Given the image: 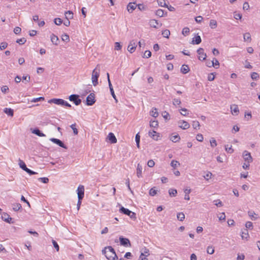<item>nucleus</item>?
I'll return each mask as SVG.
<instances>
[{
	"mask_svg": "<svg viewBox=\"0 0 260 260\" xmlns=\"http://www.w3.org/2000/svg\"><path fill=\"white\" fill-rule=\"evenodd\" d=\"M102 253L104 254L108 260H115L118 259L114 249L111 246L106 247L102 250Z\"/></svg>",
	"mask_w": 260,
	"mask_h": 260,
	"instance_id": "obj_1",
	"label": "nucleus"
},
{
	"mask_svg": "<svg viewBox=\"0 0 260 260\" xmlns=\"http://www.w3.org/2000/svg\"><path fill=\"white\" fill-rule=\"evenodd\" d=\"M99 65H97L95 69H94L92 73V82L94 86H96L98 84V78L100 76V69H98Z\"/></svg>",
	"mask_w": 260,
	"mask_h": 260,
	"instance_id": "obj_2",
	"label": "nucleus"
},
{
	"mask_svg": "<svg viewBox=\"0 0 260 260\" xmlns=\"http://www.w3.org/2000/svg\"><path fill=\"white\" fill-rule=\"evenodd\" d=\"M77 94H72L69 96V99L70 101L73 102L76 106H78L81 103V100Z\"/></svg>",
	"mask_w": 260,
	"mask_h": 260,
	"instance_id": "obj_3",
	"label": "nucleus"
},
{
	"mask_svg": "<svg viewBox=\"0 0 260 260\" xmlns=\"http://www.w3.org/2000/svg\"><path fill=\"white\" fill-rule=\"evenodd\" d=\"M150 255L149 250L146 247L143 248L141 250V255L139 260H145L146 257Z\"/></svg>",
	"mask_w": 260,
	"mask_h": 260,
	"instance_id": "obj_4",
	"label": "nucleus"
},
{
	"mask_svg": "<svg viewBox=\"0 0 260 260\" xmlns=\"http://www.w3.org/2000/svg\"><path fill=\"white\" fill-rule=\"evenodd\" d=\"M137 46V43L136 41L134 40H132L129 42V45L127 47V50L131 53H133L135 51Z\"/></svg>",
	"mask_w": 260,
	"mask_h": 260,
	"instance_id": "obj_5",
	"label": "nucleus"
},
{
	"mask_svg": "<svg viewBox=\"0 0 260 260\" xmlns=\"http://www.w3.org/2000/svg\"><path fill=\"white\" fill-rule=\"evenodd\" d=\"M95 102V95L94 93H91L86 98V104L88 106H92Z\"/></svg>",
	"mask_w": 260,
	"mask_h": 260,
	"instance_id": "obj_6",
	"label": "nucleus"
},
{
	"mask_svg": "<svg viewBox=\"0 0 260 260\" xmlns=\"http://www.w3.org/2000/svg\"><path fill=\"white\" fill-rule=\"evenodd\" d=\"M119 241L120 244L125 247L131 246L130 241L127 238H125L121 236L119 237Z\"/></svg>",
	"mask_w": 260,
	"mask_h": 260,
	"instance_id": "obj_7",
	"label": "nucleus"
},
{
	"mask_svg": "<svg viewBox=\"0 0 260 260\" xmlns=\"http://www.w3.org/2000/svg\"><path fill=\"white\" fill-rule=\"evenodd\" d=\"M197 53L199 55L198 58L200 60H204L206 59L207 55L204 52V50L202 48H200L197 50Z\"/></svg>",
	"mask_w": 260,
	"mask_h": 260,
	"instance_id": "obj_8",
	"label": "nucleus"
},
{
	"mask_svg": "<svg viewBox=\"0 0 260 260\" xmlns=\"http://www.w3.org/2000/svg\"><path fill=\"white\" fill-rule=\"evenodd\" d=\"M78 198L79 200H82L84 195V187L83 185H79L77 189Z\"/></svg>",
	"mask_w": 260,
	"mask_h": 260,
	"instance_id": "obj_9",
	"label": "nucleus"
},
{
	"mask_svg": "<svg viewBox=\"0 0 260 260\" xmlns=\"http://www.w3.org/2000/svg\"><path fill=\"white\" fill-rule=\"evenodd\" d=\"M178 126L179 127L183 129H186L189 127L190 125L187 121L184 120H180L178 121Z\"/></svg>",
	"mask_w": 260,
	"mask_h": 260,
	"instance_id": "obj_10",
	"label": "nucleus"
},
{
	"mask_svg": "<svg viewBox=\"0 0 260 260\" xmlns=\"http://www.w3.org/2000/svg\"><path fill=\"white\" fill-rule=\"evenodd\" d=\"M243 157L244 159V160L248 163L252 162V158L251 156V154L249 152H248L247 151H244L243 153Z\"/></svg>",
	"mask_w": 260,
	"mask_h": 260,
	"instance_id": "obj_11",
	"label": "nucleus"
},
{
	"mask_svg": "<svg viewBox=\"0 0 260 260\" xmlns=\"http://www.w3.org/2000/svg\"><path fill=\"white\" fill-rule=\"evenodd\" d=\"M50 140L54 143L58 145L60 147L64 149H67V146L63 144V143L60 140L56 138H51Z\"/></svg>",
	"mask_w": 260,
	"mask_h": 260,
	"instance_id": "obj_12",
	"label": "nucleus"
},
{
	"mask_svg": "<svg viewBox=\"0 0 260 260\" xmlns=\"http://www.w3.org/2000/svg\"><path fill=\"white\" fill-rule=\"evenodd\" d=\"M149 24L151 27L157 28L162 25L161 23H159L157 20L152 19L150 20Z\"/></svg>",
	"mask_w": 260,
	"mask_h": 260,
	"instance_id": "obj_13",
	"label": "nucleus"
},
{
	"mask_svg": "<svg viewBox=\"0 0 260 260\" xmlns=\"http://www.w3.org/2000/svg\"><path fill=\"white\" fill-rule=\"evenodd\" d=\"M48 103L62 106V104H63V100L61 99H52L48 101Z\"/></svg>",
	"mask_w": 260,
	"mask_h": 260,
	"instance_id": "obj_14",
	"label": "nucleus"
},
{
	"mask_svg": "<svg viewBox=\"0 0 260 260\" xmlns=\"http://www.w3.org/2000/svg\"><path fill=\"white\" fill-rule=\"evenodd\" d=\"M149 136L154 140H158L159 138V134L157 133L154 131H152V132H149Z\"/></svg>",
	"mask_w": 260,
	"mask_h": 260,
	"instance_id": "obj_15",
	"label": "nucleus"
},
{
	"mask_svg": "<svg viewBox=\"0 0 260 260\" xmlns=\"http://www.w3.org/2000/svg\"><path fill=\"white\" fill-rule=\"evenodd\" d=\"M231 112L233 115H237L239 113V108L236 105H233L231 106Z\"/></svg>",
	"mask_w": 260,
	"mask_h": 260,
	"instance_id": "obj_16",
	"label": "nucleus"
},
{
	"mask_svg": "<svg viewBox=\"0 0 260 260\" xmlns=\"http://www.w3.org/2000/svg\"><path fill=\"white\" fill-rule=\"evenodd\" d=\"M136 8V5L135 3H129L127 6V9L129 13H132L133 11Z\"/></svg>",
	"mask_w": 260,
	"mask_h": 260,
	"instance_id": "obj_17",
	"label": "nucleus"
},
{
	"mask_svg": "<svg viewBox=\"0 0 260 260\" xmlns=\"http://www.w3.org/2000/svg\"><path fill=\"white\" fill-rule=\"evenodd\" d=\"M58 38L57 36H55L54 34H52L51 36V41L52 43L55 45H58Z\"/></svg>",
	"mask_w": 260,
	"mask_h": 260,
	"instance_id": "obj_18",
	"label": "nucleus"
},
{
	"mask_svg": "<svg viewBox=\"0 0 260 260\" xmlns=\"http://www.w3.org/2000/svg\"><path fill=\"white\" fill-rule=\"evenodd\" d=\"M108 137L109 138V140L111 141V143H116L117 139L113 133H110L108 135Z\"/></svg>",
	"mask_w": 260,
	"mask_h": 260,
	"instance_id": "obj_19",
	"label": "nucleus"
},
{
	"mask_svg": "<svg viewBox=\"0 0 260 260\" xmlns=\"http://www.w3.org/2000/svg\"><path fill=\"white\" fill-rule=\"evenodd\" d=\"M3 219L8 223H11L12 218L7 213H4L2 216Z\"/></svg>",
	"mask_w": 260,
	"mask_h": 260,
	"instance_id": "obj_20",
	"label": "nucleus"
},
{
	"mask_svg": "<svg viewBox=\"0 0 260 260\" xmlns=\"http://www.w3.org/2000/svg\"><path fill=\"white\" fill-rule=\"evenodd\" d=\"M189 71V68L187 65L183 64L181 68V72L183 74H186Z\"/></svg>",
	"mask_w": 260,
	"mask_h": 260,
	"instance_id": "obj_21",
	"label": "nucleus"
},
{
	"mask_svg": "<svg viewBox=\"0 0 260 260\" xmlns=\"http://www.w3.org/2000/svg\"><path fill=\"white\" fill-rule=\"evenodd\" d=\"M120 212L124 214L129 215L131 211L128 209L125 208L123 207H121L119 210Z\"/></svg>",
	"mask_w": 260,
	"mask_h": 260,
	"instance_id": "obj_22",
	"label": "nucleus"
},
{
	"mask_svg": "<svg viewBox=\"0 0 260 260\" xmlns=\"http://www.w3.org/2000/svg\"><path fill=\"white\" fill-rule=\"evenodd\" d=\"M32 133L37 135L39 137H45V135L42 133L38 128H35L32 131Z\"/></svg>",
	"mask_w": 260,
	"mask_h": 260,
	"instance_id": "obj_23",
	"label": "nucleus"
},
{
	"mask_svg": "<svg viewBox=\"0 0 260 260\" xmlns=\"http://www.w3.org/2000/svg\"><path fill=\"white\" fill-rule=\"evenodd\" d=\"M241 237L242 239L247 240L249 238V235L247 229H245L241 234Z\"/></svg>",
	"mask_w": 260,
	"mask_h": 260,
	"instance_id": "obj_24",
	"label": "nucleus"
},
{
	"mask_svg": "<svg viewBox=\"0 0 260 260\" xmlns=\"http://www.w3.org/2000/svg\"><path fill=\"white\" fill-rule=\"evenodd\" d=\"M4 112L8 115L9 116H13L14 114V111L11 108H6L4 110Z\"/></svg>",
	"mask_w": 260,
	"mask_h": 260,
	"instance_id": "obj_25",
	"label": "nucleus"
},
{
	"mask_svg": "<svg viewBox=\"0 0 260 260\" xmlns=\"http://www.w3.org/2000/svg\"><path fill=\"white\" fill-rule=\"evenodd\" d=\"M209 26L212 29L216 28L217 26V22L214 19H211L210 21Z\"/></svg>",
	"mask_w": 260,
	"mask_h": 260,
	"instance_id": "obj_26",
	"label": "nucleus"
},
{
	"mask_svg": "<svg viewBox=\"0 0 260 260\" xmlns=\"http://www.w3.org/2000/svg\"><path fill=\"white\" fill-rule=\"evenodd\" d=\"M142 167L139 164L137 168V175L139 178L142 176Z\"/></svg>",
	"mask_w": 260,
	"mask_h": 260,
	"instance_id": "obj_27",
	"label": "nucleus"
},
{
	"mask_svg": "<svg viewBox=\"0 0 260 260\" xmlns=\"http://www.w3.org/2000/svg\"><path fill=\"white\" fill-rule=\"evenodd\" d=\"M212 67H214L216 69H217L219 68V63L216 58H214L213 59V60H212Z\"/></svg>",
	"mask_w": 260,
	"mask_h": 260,
	"instance_id": "obj_28",
	"label": "nucleus"
},
{
	"mask_svg": "<svg viewBox=\"0 0 260 260\" xmlns=\"http://www.w3.org/2000/svg\"><path fill=\"white\" fill-rule=\"evenodd\" d=\"M180 139V136H179V135H175L174 136H172L170 138V140L173 142H178Z\"/></svg>",
	"mask_w": 260,
	"mask_h": 260,
	"instance_id": "obj_29",
	"label": "nucleus"
},
{
	"mask_svg": "<svg viewBox=\"0 0 260 260\" xmlns=\"http://www.w3.org/2000/svg\"><path fill=\"white\" fill-rule=\"evenodd\" d=\"M19 165L20 168H21L24 171H25L26 169H27V168L26 166L25 162L20 159H19Z\"/></svg>",
	"mask_w": 260,
	"mask_h": 260,
	"instance_id": "obj_30",
	"label": "nucleus"
},
{
	"mask_svg": "<svg viewBox=\"0 0 260 260\" xmlns=\"http://www.w3.org/2000/svg\"><path fill=\"white\" fill-rule=\"evenodd\" d=\"M194 38H195V40H193L192 41V44H199L201 42L202 40H201V38L200 36H197L195 37Z\"/></svg>",
	"mask_w": 260,
	"mask_h": 260,
	"instance_id": "obj_31",
	"label": "nucleus"
},
{
	"mask_svg": "<svg viewBox=\"0 0 260 260\" xmlns=\"http://www.w3.org/2000/svg\"><path fill=\"white\" fill-rule=\"evenodd\" d=\"M21 205L19 203H15L12 205L13 209L15 211H18L20 208H21Z\"/></svg>",
	"mask_w": 260,
	"mask_h": 260,
	"instance_id": "obj_32",
	"label": "nucleus"
},
{
	"mask_svg": "<svg viewBox=\"0 0 260 260\" xmlns=\"http://www.w3.org/2000/svg\"><path fill=\"white\" fill-rule=\"evenodd\" d=\"M177 219L180 221H183L185 219V215L183 212H179L177 215Z\"/></svg>",
	"mask_w": 260,
	"mask_h": 260,
	"instance_id": "obj_33",
	"label": "nucleus"
},
{
	"mask_svg": "<svg viewBox=\"0 0 260 260\" xmlns=\"http://www.w3.org/2000/svg\"><path fill=\"white\" fill-rule=\"evenodd\" d=\"M66 18L67 19H72L73 18V13L71 11H68L65 13Z\"/></svg>",
	"mask_w": 260,
	"mask_h": 260,
	"instance_id": "obj_34",
	"label": "nucleus"
},
{
	"mask_svg": "<svg viewBox=\"0 0 260 260\" xmlns=\"http://www.w3.org/2000/svg\"><path fill=\"white\" fill-rule=\"evenodd\" d=\"M151 116L156 118L158 116V113L157 112L156 108H153L150 112Z\"/></svg>",
	"mask_w": 260,
	"mask_h": 260,
	"instance_id": "obj_35",
	"label": "nucleus"
},
{
	"mask_svg": "<svg viewBox=\"0 0 260 260\" xmlns=\"http://www.w3.org/2000/svg\"><path fill=\"white\" fill-rule=\"evenodd\" d=\"M243 37L245 41H248L249 42H250L251 40V35L249 32H246L243 35Z\"/></svg>",
	"mask_w": 260,
	"mask_h": 260,
	"instance_id": "obj_36",
	"label": "nucleus"
},
{
	"mask_svg": "<svg viewBox=\"0 0 260 260\" xmlns=\"http://www.w3.org/2000/svg\"><path fill=\"white\" fill-rule=\"evenodd\" d=\"M169 193L170 196L175 197L177 193V191L175 189H170L169 190Z\"/></svg>",
	"mask_w": 260,
	"mask_h": 260,
	"instance_id": "obj_37",
	"label": "nucleus"
},
{
	"mask_svg": "<svg viewBox=\"0 0 260 260\" xmlns=\"http://www.w3.org/2000/svg\"><path fill=\"white\" fill-rule=\"evenodd\" d=\"M162 35L164 37L169 38L170 35V31L169 29H165L162 32Z\"/></svg>",
	"mask_w": 260,
	"mask_h": 260,
	"instance_id": "obj_38",
	"label": "nucleus"
},
{
	"mask_svg": "<svg viewBox=\"0 0 260 260\" xmlns=\"http://www.w3.org/2000/svg\"><path fill=\"white\" fill-rule=\"evenodd\" d=\"M189 33V28L187 27H184L183 28L182 31V34L183 36H186Z\"/></svg>",
	"mask_w": 260,
	"mask_h": 260,
	"instance_id": "obj_39",
	"label": "nucleus"
},
{
	"mask_svg": "<svg viewBox=\"0 0 260 260\" xmlns=\"http://www.w3.org/2000/svg\"><path fill=\"white\" fill-rule=\"evenodd\" d=\"M61 39L63 41L68 42L70 41L69 36L67 34H63L61 36Z\"/></svg>",
	"mask_w": 260,
	"mask_h": 260,
	"instance_id": "obj_40",
	"label": "nucleus"
},
{
	"mask_svg": "<svg viewBox=\"0 0 260 260\" xmlns=\"http://www.w3.org/2000/svg\"><path fill=\"white\" fill-rule=\"evenodd\" d=\"M155 14L160 17H161L164 15V11L161 9H158L156 11Z\"/></svg>",
	"mask_w": 260,
	"mask_h": 260,
	"instance_id": "obj_41",
	"label": "nucleus"
},
{
	"mask_svg": "<svg viewBox=\"0 0 260 260\" xmlns=\"http://www.w3.org/2000/svg\"><path fill=\"white\" fill-rule=\"evenodd\" d=\"M158 125V123L157 120L151 121L150 122V126L152 127H157Z\"/></svg>",
	"mask_w": 260,
	"mask_h": 260,
	"instance_id": "obj_42",
	"label": "nucleus"
},
{
	"mask_svg": "<svg viewBox=\"0 0 260 260\" xmlns=\"http://www.w3.org/2000/svg\"><path fill=\"white\" fill-rule=\"evenodd\" d=\"M155 187L151 188L149 191V194L151 196H154L157 193V190L155 189Z\"/></svg>",
	"mask_w": 260,
	"mask_h": 260,
	"instance_id": "obj_43",
	"label": "nucleus"
},
{
	"mask_svg": "<svg viewBox=\"0 0 260 260\" xmlns=\"http://www.w3.org/2000/svg\"><path fill=\"white\" fill-rule=\"evenodd\" d=\"M157 3L158 5L161 7H168V6L166 5L165 0H157Z\"/></svg>",
	"mask_w": 260,
	"mask_h": 260,
	"instance_id": "obj_44",
	"label": "nucleus"
},
{
	"mask_svg": "<svg viewBox=\"0 0 260 260\" xmlns=\"http://www.w3.org/2000/svg\"><path fill=\"white\" fill-rule=\"evenodd\" d=\"M171 165L172 167H173L174 168H175L177 167L178 166H180V164L178 161L173 160L171 161Z\"/></svg>",
	"mask_w": 260,
	"mask_h": 260,
	"instance_id": "obj_45",
	"label": "nucleus"
},
{
	"mask_svg": "<svg viewBox=\"0 0 260 260\" xmlns=\"http://www.w3.org/2000/svg\"><path fill=\"white\" fill-rule=\"evenodd\" d=\"M107 78H108V85L109 87L110 90L111 91L112 90H114L112 85L111 84L110 77H109V74L108 73H107Z\"/></svg>",
	"mask_w": 260,
	"mask_h": 260,
	"instance_id": "obj_46",
	"label": "nucleus"
},
{
	"mask_svg": "<svg viewBox=\"0 0 260 260\" xmlns=\"http://www.w3.org/2000/svg\"><path fill=\"white\" fill-rule=\"evenodd\" d=\"M151 52L149 50H146L145 51L143 57L144 58H149L150 57H151Z\"/></svg>",
	"mask_w": 260,
	"mask_h": 260,
	"instance_id": "obj_47",
	"label": "nucleus"
},
{
	"mask_svg": "<svg viewBox=\"0 0 260 260\" xmlns=\"http://www.w3.org/2000/svg\"><path fill=\"white\" fill-rule=\"evenodd\" d=\"M71 128L73 129L74 134L77 135L78 133V129L76 128V123L73 124L70 126Z\"/></svg>",
	"mask_w": 260,
	"mask_h": 260,
	"instance_id": "obj_48",
	"label": "nucleus"
},
{
	"mask_svg": "<svg viewBox=\"0 0 260 260\" xmlns=\"http://www.w3.org/2000/svg\"><path fill=\"white\" fill-rule=\"evenodd\" d=\"M225 150L227 152L229 153H232L234 152V149H232V146H230V147H229V145H225Z\"/></svg>",
	"mask_w": 260,
	"mask_h": 260,
	"instance_id": "obj_49",
	"label": "nucleus"
},
{
	"mask_svg": "<svg viewBox=\"0 0 260 260\" xmlns=\"http://www.w3.org/2000/svg\"><path fill=\"white\" fill-rule=\"evenodd\" d=\"M210 143L211 146L212 147H214L217 146L216 141L215 139L214 138H212L210 140Z\"/></svg>",
	"mask_w": 260,
	"mask_h": 260,
	"instance_id": "obj_50",
	"label": "nucleus"
},
{
	"mask_svg": "<svg viewBox=\"0 0 260 260\" xmlns=\"http://www.w3.org/2000/svg\"><path fill=\"white\" fill-rule=\"evenodd\" d=\"M26 41V40L24 38L17 39L16 42L20 45L24 44Z\"/></svg>",
	"mask_w": 260,
	"mask_h": 260,
	"instance_id": "obj_51",
	"label": "nucleus"
},
{
	"mask_svg": "<svg viewBox=\"0 0 260 260\" xmlns=\"http://www.w3.org/2000/svg\"><path fill=\"white\" fill-rule=\"evenodd\" d=\"M162 116L166 120H168L170 119V114L167 111L163 112L162 113Z\"/></svg>",
	"mask_w": 260,
	"mask_h": 260,
	"instance_id": "obj_52",
	"label": "nucleus"
},
{
	"mask_svg": "<svg viewBox=\"0 0 260 260\" xmlns=\"http://www.w3.org/2000/svg\"><path fill=\"white\" fill-rule=\"evenodd\" d=\"M136 142L137 143V146L138 148H139V144H140V136H139V134H137L136 135L135 137Z\"/></svg>",
	"mask_w": 260,
	"mask_h": 260,
	"instance_id": "obj_53",
	"label": "nucleus"
},
{
	"mask_svg": "<svg viewBox=\"0 0 260 260\" xmlns=\"http://www.w3.org/2000/svg\"><path fill=\"white\" fill-rule=\"evenodd\" d=\"M207 252L208 254H213L214 252V249L212 246H208L207 249Z\"/></svg>",
	"mask_w": 260,
	"mask_h": 260,
	"instance_id": "obj_54",
	"label": "nucleus"
},
{
	"mask_svg": "<svg viewBox=\"0 0 260 260\" xmlns=\"http://www.w3.org/2000/svg\"><path fill=\"white\" fill-rule=\"evenodd\" d=\"M251 77L253 80H256L259 77V75L257 73L253 72L251 75Z\"/></svg>",
	"mask_w": 260,
	"mask_h": 260,
	"instance_id": "obj_55",
	"label": "nucleus"
},
{
	"mask_svg": "<svg viewBox=\"0 0 260 260\" xmlns=\"http://www.w3.org/2000/svg\"><path fill=\"white\" fill-rule=\"evenodd\" d=\"M52 244H53L54 248L56 249V251H58L59 249V245H58L57 243L54 240H52Z\"/></svg>",
	"mask_w": 260,
	"mask_h": 260,
	"instance_id": "obj_56",
	"label": "nucleus"
},
{
	"mask_svg": "<svg viewBox=\"0 0 260 260\" xmlns=\"http://www.w3.org/2000/svg\"><path fill=\"white\" fill-rule=\"evenodd\" d=\"M54 23L57 25H60L62 23V21L60 18H56L54 19Z\"/></svg>",
	"mask_w": 260,
	"mask_h": 260,
	"instance_id": "obj_57",
	"label": "nucleus"
},
{
	"mask_svg": "<svg viewBox=\"0 0 260 260\" xmlns=\"http://www.w3.org/2000/svg\"><path fill=\"white\" fill-rule=\"evenodd\" d=\"M181 103V101L178 99H174L173 101V104L175 106L179 105Z\"/></svg>",
	"mask_w": 260,
	"mask_h": 260,
	"instance_id": "obj_58",
	"label": "nucleus"
},
{
	"mask_svg": "<svg viewBox=\"0 0 260 260\" xmlns=\"http://www.w3.org/2000/svg\"><path fill=\"white\" fill-rule=\"evenodd\" d=\"M8 46V43L6 42H2L0 45V49L4 50L6 49Z\"/></svg>",
	"mask_w": 260,
	"mask_h": 260,
	"instance_id": "obj_59",
	"label": "nucleus"
},
{
	"mask_svg": "<svg viewBox=\"0 0 260 260\" xmlns=\"http://www.w3.org/2000/svg\"><path fill=\"white\" fill-rule=\"evenodd\" d=\"M192 125L193 128L194 129H196L197 127H199L200 126V123L198 121H193Z\"/></svg>",
	"mask_w": 260,
	"mask_h": 260,
	"instance_id": "obj_60",
	"label": "nucleus"
},
{
	"mask_svg": "<svg viewBox=\"0 0 260 260\" xmlns=\"http://www.w3.org/2000/svg\"><path fill=\"white\" fill-rule=\"evenodd\" d=\"M43 100H44V97H39V98L33 99L31 101V102L35 103V102H38L39 101H43Z\"/></svg>",
	"mask_w": 260,
	"mask_h": 260,
	"instance_id": "obj_61",
	"label": "nucleus"
},
{
	"mask_svg": "<svg viewBox=\"0 0 260 260\" xmlns=\"http://www.w3.org/2000/svg\"><path fill=\"white\" fill-rule=\"evenodd\" d=\"M115 49L117 50H120L121 49L122 46L118 42H116L115 43Z\"/></svg>",
	"mask_w": 260,
	"mask_h": 260,
	"instance_id": "obj_62",
	"label": "nucleus"
},
{
	"mask_svg": "<svg viewBox=\"0 0 260 260\" xmlns=\"http://www.w3.org/2000/svg\"><path fill=\"white\" fill-rule=\"evenodd\" d=\"M214 202L215 203V205L217 207H221L223 205L221 201L219 200H215Z\"/></svg>",
	"mask_w": 260,
	"mask_h": 260,
	"instance_id": "obj_63",
	"label": "nucleus"
},
{
	"mask_svg": "<svg viewBox=\"0 0 260 260\" xmlns=\"http://www.w3.org/2000/svg\"><path fill=\"white\" fill-rule=\"evenodd\" d=\"M196 139L198 141L202 142L204 138L202 134H199L197 135Z\"/></svg>",
	"mask_w": 260,
	"mask_h": 260,
	"instance_id": "obj_64",
	"label": "nucleus"
}]
</instances>
